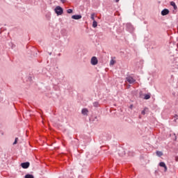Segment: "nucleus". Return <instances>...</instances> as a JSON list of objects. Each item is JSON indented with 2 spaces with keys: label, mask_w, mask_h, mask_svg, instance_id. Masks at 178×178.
Masks as SVG:
<instances>
[{
  "label": "nucleus",
  "mask_w": 178,
  "mask_h": 178,
  "mask_svg": "<svg viewBox=\"0 0 178 178\" xmlns=\"http://www.w3.org/2000/svg\"><path fill=\"white\" fill-rule=\"evenodd\" d=\"M54 12L57 15V16H62V15H63V8L58 6L55 8Z\"/></svg>",
  "instance_id": "f257e3e1"
},
{
  "label": "nucleus",
  "mask_w": 178,
  "mask_h": 178,
  "mask_svg": "<svg viewBox=\"0 0 178 178\" xmlns=\"http://www.w3.org/2000/svg\"><path fill=\"white\" fill-rule=\"evenodd\" d=\"M90 63L91 65H92V66L98 65V58H97V57L95 56L92 57L90 60Z\"/></svg>",
  "instance_id": "f03ea898"
},
{
  "label": "nucleus",
  "mask_w": 178,
  "mask_h": 178,
  "mask_svg": "<svg viewBox=\"0 0 178 178\" xmlns=\"http://www.w3.org/2000/svg\"><path fill=\"white\" fill-rule=\"evenodd\" d=\"M127 81H128V83H129V84H134V83L136 82V79H134V78H133V76H127L126 78Z\"/></svg>",
  "instance_id": "7ed1b4c3"
},
{
  "label": "nucleus",
  "mask_w": 178,
  "mask_h": 178,
  "mask_svg": "<svg viewBox=\"0 0 178 178\" xmlns=\"http://www.w3.org/2000/svg\"><path fill=\"white\" fill-rule=\"evenodd\" d=\"M159 165L161 168H163V172H168V166H166V164L165 163V162H160L159 163Z\"/></svg>",
  "instance_id": "20e7f679"
},
{
  "label": "nucleus",
  "mask_w": 178,
  "mask_h": 178,
  "mask_svg": "<svg viewBox=\"0 0 178 178\" xmlns=\"http://www.w3.org/2000/svg\"><path fill=\"white\" fill-rule=\"evenodd\" d=\"M21 166L22 168H23V169H29V168L30 167V163L29 162L22 163H21Z\"/></svg>",
  "instance_id": "39448f33"
},
{
  "label": "nucleus",
  "mask_w": 178,
  "mask_h": 178,
  "mask_svg": "<svg viewBox=\"0 0 178 178\" xmlns=\"http://www.w3.org/2000/svg\"><path fill=\"white\" fill-rule=\"evenodd\" d=\"M88 108H83L81 110V113L83 116H88Z\"/></svg>",
  "instance_id": "423d86ee"
},
{
  "label": "nucleus",
  "mask_w": 178,
  "mask_h": 178,
  "mask_svg": "<svg viewBox=\"0 0 178 178\" xmlns=\"http://www.w3.org/2000/svg\"><path fill=\"white\" fill-rule=\"evenodd\" d=\"M162 16H166V15H169V10L164 9L161 11Z\"/></svg>",
  "instance_id": "0eeeda50"
},
{
  "label": "nucleus",
  "mask_w": 178,
  "mask_h": 178,
  "mask_svg": "<svg viewBox=\"0 0 178 178\" xmlns=\"http://www.w3.org/2000/svg\"><path fill=\"white\" fill-rule=\"evenodd\" d=\"M72 19H74V20H79V19H81V15H72Z\"/></svg>",
  "instance_id": "6e6552de"
},
{
  "label": "nucleus",
  "mask_w": 178,
  "mask_h": 178,
  "mask_svg": "<svg viewBox=\"0 0 178 178\" xmlns=\"http://www.w3.org/2000/svg\"><path fill=\"white\" fill-rule=\"evenodd\" d=\"M156 155L157 156L161 157V156H162L163 155V153L162 152H161V151H156Z\"/></svg>",
  "instance_id": "1a4fd4ad"
},
{
  "label": "nucleus",
  "mask_w": 178,
  "mask_h": 178,
  "mask_svg": "<svg viewBox=\"0 0 178 178\" xmlns=\"http://www.w3.org/2000/svg\"><path fill=\"white\" fill-rule=\"evenodd\" d=\"M170 5L171 6H173L174 9H177V6H176V3H175L174 1H171Z\"/></svg>",
  "instance_id": "9d476101"
},
{
  "label": "nucleus",
  "mask_w": 178,
  "mask_h": 178,
  "mask_svg": "<svg viewBox=\"0 0 178 178\" xmlns=\"http://www.w3.org/2000/svg\"><path fill=\"white\" fill-rule=\"evenodd\" d=\"M148 111V108H145L143 111H142L141 114L142 115H145V113H147V112Z\"/></svg>",
  "instance_id": "9b49d317"
},
{
  "label": "nucleus",
  "mask_w": 178,
  "mask_h": 178,
  "mask_svg": "<svg viewBox=\"0 0 178 178\" xmlns=\"http://www.w3.org/2000/svg\"><path fill=\"white\" fill-rule=\"evenodd\" d=\"M97 26H98V23L97 22V21L94 20L93 23H92V27H94V29H95V27H97Z\"/></svg>",
  "instance_id": "f8f14e48"
},
{
  "label": "nucleus",
  "mask_w": 178,
  "mask_h": 178,
  "mask_svg": "<svg viewBox=\"0 0 178 178\" xmlns=\"http://www.w3.org/2000/svg\"><path fill=\"white\" fill-rule=\"evenodd\" d=\"M25 178H34V175L27 174V175H25Z\"/></svg>",
  "instance_id": "ddd939ff"
},
{
  "label": "nucleus",
  "mask_w": 178,
  "mask_h": 178,
  "mask_svg": "<svg viewBox=\"0 0 178 178\" xmlns=\"http://www.w3.org/2000/svg\"><path fill=\"white\" fill-rule=\"evenodd\" d=\"M120 151H121V153H120V152H118V154H119L120 156H123V155H124V151H123V149H121Z\"/></svg>",
  "instance_id": "4468645a"
},
{
  "label": "nucleus",
  "mask_w": 178,
  "mask_h": 178,
  "mask_svg": "<svg viewBox=\"0 0 178 178\" xmlns=\"http://www.w3.org/2000/svg\"><path fill=\"white\" fill-rule=\"evenodd\" d=\"M115 63H116V61H115V60L111 59L110 61V65L113 66V65H115Z\"/></svg>",
  "instance_id": "2eb2a0df"
},
{
  "label": "nucleus",
  "mask_w": 178,
  "mask_h": 178,
  "mask_svg": "<svg viewBox=\"0 0 178 178\" xmlns=\"http://www.w3.org/2000/svg\"><path fill=\"white\" fill-rule=\"evenodd\" d=\"M95 13H92L91 14V19H92V20L94 22V20H95Z\"/></svg>",
  "instance_id": "dca6fc26"
},
{
  "label": "nucleus",
  "mask_w": 178,
  "mask_h": 178,
  "mask_svg": "<svg viewBox=\"0 0 178 178\" xmlns=\"http://www.w3.org/2000/svg\"><path fill=\"white\" fill-rule=\"evenodd\" d=\"M149 98H151V95H145V99H149Z\"/></svg>",
  "instance_id": "f3484780"
},
{
  "label": "nucleus",
  "mask_w": 178,
  "mask_h": 178,
  "mask_svg": "<svg viewBox=\"0 0 178 178\" xmlns=\"http://www.w3.org/2000/svg\"><path fill=\"white\" fill-rule=\"evenodd\" d=\"M19 140V138H15V141H14V143H13V145L17 144V140Z\"/></svg>",
  "instance_id": "a211bd4d"
},
{
  "label": "nucleus",
  "mask_w": 178,
  "mask_h": 178,
  "mask_svg": "<svg viewBox=\"0 0 178 178\" xmlns=\"http://www.w3.org/2000/svg\"><path fill=\"white\" fill-rule=\"evenodd\" d=\"M67 13H73V10H72V9H68V10H67Z\"/></svg>",
  "instance_id": "6ab92c4d"
},
{
  "label": "nucleus",
  "mask_w": 178,
  "mask_h": 178,
  "mask_svg": "<svg viewBox=\"0 0 178 178\" xmlns=\"http://www.w3.org/2000/svg\"><path fill=\"white\" fill-rule=\"evenodd\" d=\"M94 106H98V103L97 102H95L94 103Z\"/></svg>",
  "instance_id": "aec40b11"
},
{
  "label": "nucleus",
  "mask_w": 178,
  "mask_h": 178,
  "mask_svg": "<svg viewBox=\"0 0 178 178\" xmlns=\"http://www.w3.org/2000/svg\"><path fill=\"white\" fill-rule=\"evenodd\" d=\"M60 2H62V3H65V2H66V0H60Z\"/></svg>",
  "instance_id": "412c9836"
},
{
  "label": "nucleus",
  "mask_w": 178,
  "mask_h": 178,
  "mask_svg": "<svg viewBox=\"0 0 178 178\" xmlns=\"http://www.w3.org/2000/svg\"><path fill=\"white\" fill-rule=\"evenodd\" d=\"M173 136V137H174V138H175V140H176V135H172Z\"/></svg>",
  "instance_id": "4be33fe9"
},
{
  "label": "nucleus",
  "mask_w": 178,
  "mask_h": 178,
  "mask_svg": "<svg viewBox=\"0 0 178 178\" xmlns=\"http://www.w3.org/2000/svg\"><path fill=\"white\" fill-rule=\"evenodd\" d=\"M175 160H176L177 162V161H178V157H175Z\"/></svg>",
  "instance_id": "5701e85b"
},
{
  "label": "nucleus",
  "mask_w": 178,
  "mask_h": 178,
  "mask_svg": "<svg viewBox=\"0 0 178 178\" xmlns=\"http://www.w3.org/2000/svg\"><path fill=\"white\" fill-rule=\"evenodd\" d=\"M120 0H115V2H119Z\"/></svg>",
  "instance_id": "b1692460"
}]
</instances>
